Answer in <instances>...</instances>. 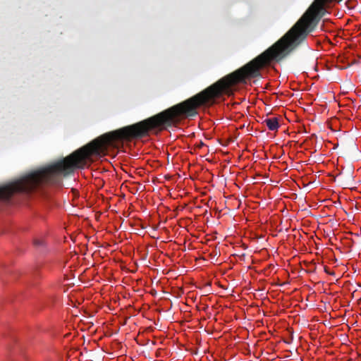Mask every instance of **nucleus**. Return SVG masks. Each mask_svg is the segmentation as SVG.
<instances>
[{"instance_id": "9", "label": "nucleus", "mask_w": 361, "mask_h": 361, "mask_svg": "<svg viewBox=\"0 0 361 361\" xmlns=\"http://www.w3.org/2000/svg\"><path fill=\"white\" fill-rule=\"evenodd\" d=\"M209 240V239H207L206 237L204 236V243L206 244Z\"/></svg>"}, {"instance_id": "7", "label": "nucleus", "mask_w": 361, "mask_h": 361, "mask_svg": "<svg viewBox=\"0 0 361 361\" xmlns=\"http://www.w3.org/2000/svg\"><path fill=\"white\" fill-rule=\"evenodd\" d=\"M324 271L326 273V274H329L330 275H334L335 273L334 271H329V269L327 267H324Z\"/></svg>"}, {"instance_id": "2", "label": "nucleus", "mask_w": 361, "mask_h": 361, "mask_svg": "<svg viewBox=\"0 0 361 361\" xmlns=\"http://www.w3.org/2000/svg\"><path fill=\"white\" fill-rule=\"evenodd\" d=\"M264 123H266L270 130H276L279 127L278 118L276 117L266 118Z\"/></svg>"}, {"instance_id": "6", "label": "nucleus", "mask_w": 361, "mask_h": 361, "mask_svg": "<svg viewBox=\"0 0 361 361\" xmlns=\"http://www.w3.org/2000/svg\"><path fill=\"white\" fill-rule=\"evenodd\" d=\"M209 177L211 176V173L208 171H204V182L208 181L207 179L209 178Z\"/></svg>"}, {"instance_id": "4", "label": "nucleus", "mask_w": 361, "mask_h": 361, "mask_svg": "<svg viewBox=\"0 0 361 361\" xmlns=\"http://www.w3.org/2000/svg\"><path fill=\"white\" fill-rule=\"evenodd\" d=\"M33 245L36 247H43L45 246V241L42 238H35L33 240Z\"/></svg>"}, {"instance_id": "10", "label": "nucleus", "mask_w": 361, "mask_h": 361, "mask_svg": "<svg viewBox=\"0 0 361 361\" xmlns=\"http://www.w3.org/2000/svg\"><path fill=\"white\" fill-rule=\"evenodd\" d=\"M207 307H208V305H206L204 304V312H206V309H207Z\"/></svg>"}, {"instance_id": "1", "label": "nucleus", "mask_w": 361, "mask_h": 361, "mask_svg": "<svg viewBox=\"0 0 361 361\" xmlns=\"http://www.w3.org/2000/svg\"><path fill=\"white\" fill-rule=\"evenodd\" d=\"M203 104V90L185 101L135 124L102 135L68 156L26 173L0 186V200H8L16 193L30 194L46 185H61L63 178L76 169L87 168L94 157H103L109 149H118L123 142H131L176 126L182 119L197 115Z\"/></svg>"}, {"instance_id": "14", "label": "nucleus", "mask_w": 361, "mask_h": 361, "mask_svg": "<svg viewBox=\"0 0 361 361\" xmlns=\"http://www.w3.org/2000/svg\"><path fill=\"white\" fill-rule=\"evenodd\" d=\"M209 361H210V360H209Z\"/></svg>"}, {"instance_id": "13", "label": "nucleus", "mask_w": 361, "mask_h": 361, "mask_svg": "<svg viewBox=\"0 0 361 361\" xmlns=\"http://www.w3.org/2000/svg\"><path fill=\"white\" fill-rule=\"evenodd\" d=\"M207 359L209 360H211V357H209L208 356H207Z\"/></svg>"}, {"instance_id": "11", "label": "nucleus", "mask_w": 361, "mask_h": 361, "mask_svg": "<svg viewBox=\"0 0 361 361\" xmlns=\"http://www.w3.org/2000/svg\"><path fill=\"white\" fill-rule=\"evenodd\" d=\"M207 210H205L204 213V217L207 216Z\"/></svg>"}, {"instance_id": "12", "label": "nucleus", "mask_w": 361, "mask_h": 361, "mask_svg": "<svg viewBox=\"0 0 361 361\" xmlns=\"http://www.w3.org/2000/svg\"><path fill=\"white\" fill-rule=\"evenodd\" d=\"M207 359L209 360H211V357H209L208 356H207Z\"/></svg>"}, {"instance_id": "3", "label": "nucleus", "mask_w": 361, "mask_h": 361, "mask_svg": "<svg viewBox=\"0 0 361 361\" xmlns=\"http://www.w3.org/2000/svg\"><path fill=\"white\" fill-rule=\"evenodd\" d=\"M217 255H218V252L215 249H214V247H212V251L209 252V259H207L206 257H204V261L208 260L212 264L214 263V262H216L217 259V258H216Z\"/></svg>"}, {"instance_id": "5", "label": "nucleus", "mask_w": 361, "mask_h": 361, "mask_svg": "<svg viewBox=\"0 0 361 361\" xmlns=\"http://www.w3.org/2000/svg\"><path fill=\"white\" fill-rule=\"evenodd\" d=\"M210 286V282L205 283L204 282V295L209 294L212 292V290L209 288Z\"/></svg>"}, {"instance_id": "8", "label": "nucleus", "mask_w": 361, "mask_h": 361, "mask_svg": "<svg viewBox=\"0 0 361 361\" xmlns=\"http://www.w3.org/2000/svg\"><path fill=\"white\" fill-rule=\"evenodd\" d=\"M203 145H204V142L202 141H200V144L197 145V147L199 149H200L202 147V146H203Z\"/></svg>"}]
</instances>
